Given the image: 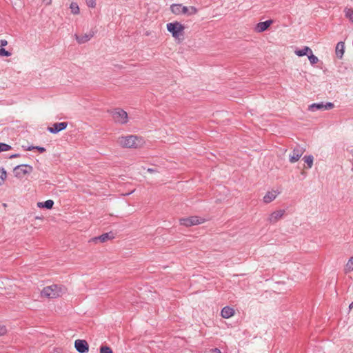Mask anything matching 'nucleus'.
<instances>
[{"mask_svg": "<svg viewBox=\"0 0 353 353\" xmlns=\"http://www.w3.org/2000/svg\"><path fill=\"white\" fill-rule=\"evenodd\" d=\"M118 143L123 148H137L142 146L144 141L141 137L136 135H128L119 137Z\"/></svg>", "mask_w": 353, "mask_h": 353, "instance_id": "1", "label": "nucleus"}, {"mask_svg": "<svg viewBox=\"0 0 353 353\" xmlns=\"http://www.w3.org/2000/svg\"><path fill=\"white\" fill-rule=\"evenodd\" d=\"M65 288L58 285H52L44 288L41 294L42 296H45L48 299H55L62 296L65 293Z\"/></svg>", "mask_w": 353, "mask_h": 353, "instance_id": "2", "label": "nucleus"}, {"mask_svg": "<svg viewBox=\"0 0 353 353\" xmlns=\"http://www.w3.org/2000/svg\"><path fill=\"white\" fill-rule=\"evenodd\" d=\"M170 10L173 14L176 15L185 14L188 16L196 14L198 12L197 8L194 6L187 7L183 6L182 4L176 3L171 5Z\"/></svg>", "mask_w": 353, "mask_h": 353, "instance_id": "3", "label": "nucleus"}, {"mask_svg": "<svg viewBox=\"0 0 353 353\" xmlns=\"http://www.w3.org/2000/svg\"><path fill=\"white\" fill-rule=\"evenodd\" d=\"M166 28L168 31L170 32L172 36L175 39H179L183 35L185 27L178 21L167 23Z\"/></svg>", "mask_w": 353, "mask_h": 353, "instance_id": "4", "label": "nucleus"}, {"mask_svg": "<svg viewBox=\"0 0 353 353\" xmlns=\"http://www.w3.org/2000/svg\"><path fill=\"white\" fill-rule=\"evenodd\" d=\"M205 219L203 218L197 216H192L180 219V223L187 227L199 225L203 223Z\"/></svg>", "mask_w": 353, "mask_h": 353, "instance_id": "5", "label": "nucleus"}, {"mask_svg": "<svg viewBox=\"0 0 353 353\" xmlns=\"http://www.w3.org/2000/svg\"><path fill=\"white\" fill-rule=\"evenodd\" d=\"M112 115L117 123L124 124L128 121V114L122 109H115L112 112Z\"/></svg>", "mask_w": 353, "mask_h": 353, "instance_id": "6", "label": "nucleus"}, {"mask_svg": "<svg viewBox=\"0 0 353 353\" xmlns=\"http://www.w3.org/2000/svg\"><path fill=\"white\" fill-rule=\"evenodd\" d=\"M32 170V167L27 164L17 165L14 168V176L17 178H22L25 174L30 173Z\"/></svg>", "mask_w": 353, "mask_h": 353, "instance_id": "7", "label": "nucleus"}, {"mask_svg": "<svg viewBox=\"0 0 353 353\" xmlns=\"http://www.w3.org/2000/svg\"><path fill=\"white\" fill-rule=\"evenodd\" d=\"M305 149L303 146L297 145L292 150V154L290 155V162L294 163L298 161L301 156L305 152Z\"/></svg>", "mask_w": 353, "mask_h": 353, "instance_id": "8", "label": "nucleus"}, {"mask_svg": "<svg viewBox=\"0 0 353 353\" xmlns=\"http://www.w3.org/2000/svg\"><path fill=\"white\" fill-rule=\"evenodd\" d=\"M334 103L331 102H327L326 103H312L309 105L308 110L310 111H316V110H331L334 108Z\"/></svg>", "mask_w": 353, "mask_h": 353, "instance_id": "9", "label": "nucleus"}, {"mask_svg": "<svg viewBox=\"0 0 353 353\" xmlns=\"http://www.w3.org/2000/svg\"><path fill=\"white\" fill-rule=\"evenodd\" d=\"M285 213V210H279L274 211L269 215L268 218V221L270 223L274 224L283 217Z\"/></svg>", "mask_w": 353, "mask_h": 353, "instance_id": "10", "label": "nucleus"}, {"mask_svg": "<svg viewBox=\"0 0 353 353\" xmlns=\"http://www.w3.org/2000/svg\"><path fill=\"white\" fill-rule=\"evenodd\" d=\"M280 192L276 190H272L270 191H268L263 198V201L264 203H270L274 200L276 199L277 196L280 194Z\"/></svg>", "mask_w": 353, "mask_h": 353, "instance_id": "11", "label": "nucleus"}, {"mask_svg": "<svg viewBox=\"0 0 353 353\" xmlns=\"http://www.w3.org/2000/svg\"><path fill=\"white\" fill-rule=\"evenodd\" d=\"M74 347L79 353H86L89 350L88 344L85 340H76Z\"/></svg>", "mask_w": 353, "mask_h": 353, "instance_id": "12", "label": "nucleus"}, {"mask_svg": "<svg viewBox=\"0 0 353 353\" xmlns=\"http://www.w3.org/2000/svg\"><path fill=\"white\" fill-rule=\"evenodd\" d=\"M68 126L67 122L55 123L51 127L48 128V130L52 134H57L61 130H65Z\"/></svg>", "mask_w": 353, "mask_h": 353, "instance_id": "13", "label": "nucleus"}, {"mask_svg": "<svg viewBox=\"0 0 353 353\" xmlns=\"http://www.w3.org/2000/svg\"><path fill=\"white\" fill-rule=\"evenodd\" d=\"M272 20H267L263 22H259L256 25L254 30L256 32H264L272 24Z\"/></svg>", "mask_w": 353, "mask_h": 353, "instance_id": "14", "label": "nucleus"}, {"mask_svg": "<svg viewBox=\"0 0 353 353\" xmlns=\"http://www.w3.org/2000/svg\"><path fill=\"white\" fill-rule=\"evenodd\" d=\"M112 238H113V234L112 233H111V232H110V233H104V234H101V236H99L94 237V238L91 239L90 241V242H93L94 243H97L98 241L103 243V242H105L108 240L111 239Z\"/></svg>", "mask_w": 353, "mask_h": 353, "instance_id": "15", "label": "nucleus"}, {"mask_svg": "<svg viewBox=\"0 0 353 353\" xmlns=\"http://www.w3.org/2000/svg\"><path fill=\"white\" fill-rule=\"evenodd\" d=\"M94 36V32H90L88 34H85L82 36H79L75 34V38L77 41L81 44L88 41L92 37Z\"/></svg>", "mask_w": 353, "mask_h": 353, "instance_id": "16", "label": "nucleus"}, {"mask_svg": "<svg viewBox=\"0 0 353 353\" xmlns=\"http://www.w3.org/2000/svg\"><path fill=\"white\" fill-rule=\"evenodd\" d=\"M234 310L233 308L225 306L224 307L221 312V316L224 319H228L234 315Z\"/></svg>", "mask_w": 353, "mask_h": 353, "instance_id": "17", "label": "nucleus"}, {"mask_svg": "<svg viewBox=\"0 0 353 353\" xmlns=\"http://www.w3.org/2000/svg\"><path fill=\"white\" fill-rule=\"evenodd\" d=\"M345 44L343 42L340 41L336 46V54L337 57L341 58L344 53Z\"/></svg>", "mask_w": 353, "mask_h": 353, "instance_id": "18", "label": "nucleus"}, {"mask_svg": "<svg viewBox=\"0 0 353 353\" xmlns=\"http://www.w3.org/2000/svg\"><path fill=\"white\" fill-rule=\"evenodd\" d=\"M311 52H312V50L309 47L305 46L302 49L295 50L294 52L297 56L303 57L305 55L308 56V54H310V53H311Z\"/></svg>", "mask_w": 353, "mask_h": 353, "instance_id": "19", "label": "nucleus"}, {"mask_svg": "<svg viewBox=\"0 0 353 353\" xmlns=\"http://www.w3.org/2000/svg\"><path fill=\"white\" fill-rule=\"evenodd\" d=\"M38 207L39 208H45L46 209H52L54 205V201L52 200H47L45 202H39Z\"/></svg>", "mask_w": 353, "mask_h": 353, "instance_id": "20", "label": "nucleus"}, {"mask_svg": "<svg viewBox=\"0 0 353 353\" xmlns=\"http://www.w3.org/2000/svg\"><path fill=\"white\" fill-rule=\"evenodd\" d=\"M345 273L353 271V256L350 257L344 268Z\"/></svg>", "mask_w": 353, "mask_h": 353, "instance_id": "21", "label": "nucleus"}, {"mask_svg": "<svg viewBox=\"0 0 353 353\" xmlns=\"http://www.w3.org/2000/svg\"><path fill=\"white\" fill-rule=\"evenodd\" d=\"M305 163L307 164V168H311L313 165L314 157L312 155L305 156L303 158Z\"/></svg>", "mask_w": 353, "mask_h": 353, "instance_id": "22", "label": "nucleus"}, {"mask_svg": "<svg viewBox=\"0 0 353 353\" xmlns=\"http://www.w3.org/2000/svg\"><path fill=\"white\" fill-rule=\"evenodd\" d=\"M344 13L346 18L349 19V21L353 23V10L351 8H345L344 9Z\"/></svg>", "mask_w": 353, "mask_h": 353, "instance_id": "23", "label": "nucleus"}, {"mask_svg": "<svg viewBox=\"0 0 353 353\" xmlns=\"http://www.w3.org/2000/svg\"><path fill=\"white\" fill-rule=\"evenodd\" d=\"M70 8L71 10V12L74 14H79V7L78 4L75 2H72L70 3Z\"/></svg>", "mask_w": 353, "mask_h": 353, "instance_id": "24", "label": "nucleus"}, {"mask_svg": "<svg viewBox=\"0 0 353 353\" xmlns=\"http://www.w3.org/2000/svg\"><path fill=\"white\" fill-rule=\"evenodd\" d=\"M307 57L311 64L313 65L318 63L319 59L317 57L313 54L312 51L311 52V53H310V54H308Z\"/></svg>", "mask_w": 353, "mask_h": 353, "instance_id": "25", "label": "nucleus"}, {"mask_svg": "<svg viewBox=\"0 0 353 353\" xmlns=\"http://www.w3.org/2000/svg\"><path fill=\"white\" fill-rule=\"evenodd\" d=\"M6 172L3 168L0 169V185H1L6 178Z\"/></svg>", "mask_w": 353, "mask_h": 353, "instance_id": "26", "label": "nucleus"}, {"mask_svg": "<svg viewBox=\"0 0 353 353\" xmlns=\"http://www.w3.org/2000/svg\"><path fill=\"white\" fill-rule=\"evenodd\" d=\"M11 149V146L4 143H0V152L8 151Z\"/></svg>", "mask_w": 353, "mask_h": 353, "instance_id": "27", "label": "nucleus"}, {"mask_svg": "<svg viewBox=\"0 0 353 353\" xmlns=\"http://www.w3.org/2000/svg\"><path fill=\"white\" fill-rule=\"evenodd\" d=\"M100 353H113L110 347L108 346H101L100 348Z\"/></svg>", "mask_w": 353, "mask_h": 353, "instance_id": "28", "label": "nucleus"}, {"mask_svg": "<svg viewBox=\"0 0 353 353\" xmlns=\"http://www.w3.org/2000/svg\"><path fill=\"white\" fill-rule=\"evenodd\" d=\"M11 53L6 50L3 48H0V56L10 57Z\"/></svg>", "mask_w": 353, "mask_h": 353, "instance_id": "29", "label": "nucleus"}, {"mask_svg": "<svg viewBox=\"0 0 353 353\" xmlns=\"http://www.w3.org/2000/svg\"><path fill=\"white\" fill-rule=\"evenodd\" d=\"M85 2L90 8H94L96 6V0H85Z\"/></svg>", "mask_w": 353, "mask_h": 353, "instance_id": "30", "label": "nucleus"}, {"mask_svg": "<svg viewBox=\"0 0 353 353\" xmlns=\"http://www.w3.org/2000/svg\"><path fill=\"white\" fill-rule=\"evenodd\" d=\"M32 148H35L36 150H39L41 153L46 151V149L43 147L32 146Z\"/></svg>", "mask_w": 353, "mask_h": 353, "instance_id": "31", "label": "nucleus"}, {"mask_svg": "<svg viewBox=\"0 0 353 353\" xmlns=\"http://www.w3.org/2000/svg\"><path fill=\"white\" fill-rule=\"evenodd\" d=\"M6 332V328L4 326H0V336Z\"/></svg>", "mask_w": 353, "mask_h": 353, "instance_id": "32", "label": "nucleus"}, {"mask_svg": "<svg viewBox=\"0 0 353 353\" xmlns=\"http://www.w3.org/2000/svg\"><path fill=\"white\" fill-rule=\"evenodd\" d=\"M8 44V42L6 40H4V39H1L0 41V46H1V48H3L4 46H6V45Z\"/></svg>", "mask_w": 353, "mask_h": 353, "instance_id": "33", "label": "nucleus"}, {"mask_svg": "<svg viewBox=\"0 0 353 353\" xmlns=\"http://www.w3.org/2000/svg\"><path fill=\"white\" fill-rule=\"evenodd\" d=\"M210 353H221V352L219 349L214 348L210 350Z\"/></svg>", "mask_w": 353, "mask_h": 353, "instance_id": "34", "label": "nucleus"}, {"mask_svg": "<svg viewBox=\"0 0 353 353\" xmlns=\"http://www.w3.org/2000/svg\"><path fill=\"white\" fill-rule=\"evenodd\" d=\"M43 3L46 6L50 5L52 3V0H43Z\"/></svg>", "mask_w": 353, "mask_h": 353, "instance_id": "35", "label": "nucleus"}, {"mask_svg": "<svg viewBox=\"0 0 353 353\" xmlns=\"http://www.w3.org/2000/svg\"><path fill=\"white\" fill-rule=\"evenodd\" d=\"M19 156V154H12L10 157V159H13V158H16V157H18Z\"/></svg>", "mask_w": 353, "mask_h": 353, "instance_id": "36", "label": "nucleus"}, {"mask_svg": "<svg viewBox=\"0 0 353 353\" xmlns=\"http://www.w3.org/2000/svg\"><path fill=\"white\" fill-rule=\"evenodd\" d=\"M147 170L148 172H150V173H152L154 172V170L152 168H148Z\"/></svg>", "mask_w": 353, "mask_h": 353, "instance_id": "37", "label": "nucleus"}, {"mask_svg": "<svg viewBox=\"0 0 353 353\" xmlns=\"http://www.w3.org/2000/svg\"><path fill=\"white\" fill-rule=\"evenodd\" d=\"M349 308H350V310H352L353 308V301L349 305Z\"/></svg>", "mask_w": 353, "mask_h": 353, "instance_id": "38", "label": "nucleus"}, {"mask_svg": "<svg viewBox=\"0 0 353 353\" xmlns=\"http://www.w3.org/2000/svg\"><path fill=\"white\" fill-rule=\"evenodd\" d=\"M34 148H32V146H31V147H29V148L27 149V150L30 151V150H34Z\"/></svg>", "mask_w": 353, "mask_h": 353, "instance_id": "39", "label": "nucleus"}, {"mask_svg": "<svg viewBox=\"0 0 353 353\" xmlns=\"http://www.w3.org/2000/svg\"><path fill=\"white\" fill-rule=\"evenodd\" d=\"M352 156L353 157V149L350 151Z\"/></svg>", "mask_w": 353, "mask_h": 353, "instance_id": "40", "label": "nucleus"}]
</instances>
